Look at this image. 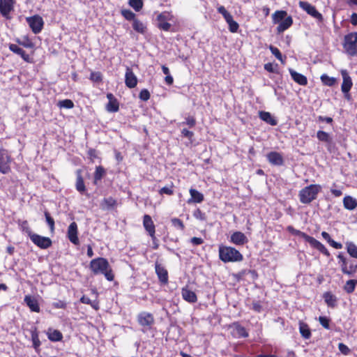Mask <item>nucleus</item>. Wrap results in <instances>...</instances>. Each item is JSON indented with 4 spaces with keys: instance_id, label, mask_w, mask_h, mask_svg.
Returning a JSON list of instances; mask_svg holds the SVG:
<instances>
[{
    "instance_id": "obj_1",
    "label": "nucleus",
    "mask_w": 357,
    "mask_h": 357,
    "mask_svg": "<svg viewBox=\"0 0 357 357\" xmlns=\"http://www.w3.org/2000/svg\"><path fill=\"white\" fill-rule=\"evenodd\" d=\"M90 269L95 275L102 274L109 281L114 280V274L108 261L102 257H98L91 261Z\"/></svg>"
},
{
    "instance_id": "obj_2",
    "label": "nucleus",
    "mask_w": 357,
    "mask_h": 357,
    "mask_svg": "<svg viewBox=\"0 0 357 357\" xmlns=\"http://www.w3.org/2000/svg\"><path fill=\"white\" fill-rule=\"evenodd\" d=\"M321 190V186L318 184H311L299 191V200L302 204H308L316 199Z\"/></svg>"
},
{
    "instance_id": "obj_3",
    "label": "nucleus",
    "mask_w": 357,
    "mask_h": 357,
    "mask_svg": "<svg viewBox=\"0 0 357 357\" xmlns=\"http://www.w3.org/2000/svg\"><path fill=\"white\" fill-rule=\"evenodd\" d=\"M219 257L225 263L241 261L243 259V255L236 249L223 245L219 247Z\"/></svg>"
},
{
    "instance_id": "obj_4",
    "label": "nucleus",
    "mask_w": 357,
    "mask_h": 357,
    "mask_svg": "<svg viewBox=\"0 0 357 357\" xmlns=\"http://www.w3.org/2000/svg\"><path fill=\"white\" fill-rule=\"evenodd\" d=\"M344 48L351 56L357 54V33H351L344 37Z\"/></svg>"
},
{
    "instance_id": "obj_5",
    "label": "nucleus",
    "mask_w": 357,
    "mask_h": 357,
    "mask_svg": "<svg viewBox=\"0 0 357 357\" xmlns=\"http://www.w3.org/2000/svg\"><path fill=\"white\" fill-rule=\"evenodd\" d=\"M298 234H300V236L303 238L306 242H307L312 247L314 248L317 249L319 251H320L321 253L325 255L326 256L328 257L330 255V253L327 248L319 241L315 239L314 238L308 236L305 233H303L301 231H296Z\"/></svg>"
},
{
    "instance_id": "obj_6",
    "label": "nucleus",
    "mask_w": 357,
    "mask_h": 357,
    "mask_svg": "<svg viewBox=\"0 0 357 357\" xmlns=\"http://www.w3.org/2000/svg\"><path fill=\"white\" fill-rule=\"evenodd\" d=\"M26 20L34 33H38L41 31L44 22L43 18L38 15H33L32 17H28Z\"/></svg>"
},
{
    "instance_id": "obj_7",
    "label": "nucleus",
    "mask_w": 357,
    "mask_h": 357,
    "mask_svg": "<svg viewBox=\"0 0 357 357\" xmlns=\"http://www.w3.org/2000/svg\"><path fill=\"white\" fill-rule=\"evenodd\" d=\"M300 8L305 10L308 15L315 18L319 22L323 21L322 15L318 12L316 8L307 1H301L298 3Z\"/></svg>"
},
{
    "instance_id": "obj_8",
    "label": "nucleus",
    "mask_w": 357,
    "mask_h": 357,
    "mask_svg": "<svg viewBox=\"0 0 357 357\" xmlns=\"http://www.w3.org/2000/svg\"><path fill=\"white\" fill-rule=\"evenodd\" d=\"M30 239L41 249H47L52 245V241L49 237L42 236L33 233Z\"/></svg>"
},
{
    "instance_id": "obj_9",
    "label": "nucleus",
    "mask_w": 357,
    "mask_h": 357,
    "mask_svg": "<svg viewBox=\"0 0 357 357\" xmlns=\"http://www.w3.org/2000/svg\"><path fill=\"white\" fill-rule=\"evenodd\" d=\"M14 0H0V13L6 19H10V13L14 9Z\"/></svg>"
},
{
    "instance_id": "obj_10",
    "label": "nucleus",
    "mask_w": 357,
    "mask_h": 357,
    "mask_svg": "<svg viewBox=\"0 0 357 357\" xmlns=\"http://www.w3.org/2000/svg\"><path fill=\"white\" fill-rule=\"evenodd\" d=\"M68 238L69 241L75 245L79 244V241L77 237V225L75 222L70 223L68 228Z\"/></svg>"
},
{
    "instance_id": "obj_11",
    "label": "nucleus",
    "mask_w": 357,
    "mask_h": 357,
    "mask_svg": "<svg viewBox=\"0 0 357 357\" xmlns=\"http://www.w3.org/2000/svg\"><path fill=\"white\" fill-rule=\"evenodd\" d=\"M143 225L146 231L149 233L153 240L155 239V225L149 215H144L143 218Z\"/></svg>"
},
{
    "instance_id": "obj_12",
    "label": "nucleus",
    "mask_w": 357,
    "mask_h": 357,
    "mask_svg": "<svg viewBox=\"0 0 357 357\" xmlns=\"http://www.w3.org/2000/svg\"><path fill=\"white\" fill-rule=\"evenodd\" d=\"M10 162V155L4 151L0 153V172L7 174L10 171L8 164Z\"/></svg>"
},
{
    "instance_id": "obj_13",
    "label": "nucleus",
    "mask_w": 357,
    "mask_h": 357,
    "mask_svg": "<svg viewBox=\"0 0 357 357\" xmlns=\"http://www.w3.org/2000/svg\"><path fill=\"white\" fill-rule=\"evenodd\" d=\"M139 324L142 326L150 327L154 323L153 315L149 312H141L137 317Z\"/></svg>"
},
{
    "instance_id": "obj_14",
    "label": "nucleus",
    "mask_w": 357,
    "mask_h": 357,
    "mask_svg": "<svg viewBox=\"0 0 357 357\" xmlns=\"http://www.w3.org/2000/svg\"><path fill=\"white\" fill-rule=\"evenodd\" d=\"M268 161L273 165L281 166L284 163L282 155L276 151H271L266 155Z\"/></svg>"
},
{
    "instance_id": "obj_15",
    "label": "nucleus",
    "mask_w": 357,
    "mask_h": 357,
    "mask_svg": "<svg viewBox=\"0 0 357 357\" xmlns=\"http://www.w3.org/2000/svg\"><path fill=\"white\" fill-rule=\"evenodd\" d=\"M341 75H342V79H343L342 86H341L342 91L343 93H348L350 91V89L352 86V84H353L351 78L349 76L347 70H342Z\"/></svg>"
},
{
    "instance_id": "obj_16",
    "label": "nucleus",
    "mask_w": 357,
    "mask_h": 357,
    "mask_svg": "<svg viewBox=\"0 0 357 357\" xmlns=\"http://www.w3.org/2000/svg\"><path fill=\"white\" fill-rule=\"evenodd\" d=\"M155 269L159 280L162 283H167L168 282V273L166 268L162 265L156 261L155 264Z\"/></svg>"
},
{
    "instance_id": "obj_17",
    "label": "nucleus",
    "mask_w": 357,
    "mask_h": 357,
    "mask_svg": "<svg viewBox=\"0 0 357 357\" xmlns=\"http://www.w3.org/2000/svg\"><path fill=\"white\" fill-rule=\"evenodd\" d=\"M107 98L109 100L106 105V109L109 112H116L119 109V104L117 99L111 93L107 94Z\"/></svg>"
},
{
    "instance_id": "obj_18",
    "label": "nucleus",
    "mask_w": 357,
    "mask_h": 357,
    "mask_svg": "<svg viewBox=\"0 0 357 357\" xmlns=\"http://www.w3.org/2000/svg\"><path fill=\"white\" fill-rule=\"evenodd\" d=\"M125 84L128 88H134L137 84V78L133 73L132 70L127 68L125 75Z\"/></svg>"
},
{
    "instance_id": "obj_19",
    "label": "nucleus",
    "mask_w": 357,
    "mask_h": 357,
    "mask_svg": "<svg viewBox=\"0 0 357 357\" xmlns=\"http://www.w3.org/2000/svg\"><path fill=\"white\" fill-rule=\"evenodd\" d=\"M230 241L236 245H243L248 242V238L243 233L235 231L231 234Z\"/></svg>"
},
{
    "instance_id": "obj_20",
    "label": "nucleus",
    "mask_w": 357,
    "mask_h": 357,
    "mask_svg": "<svg viewBox=\"0 0 357 357\" xmlns=\"http://www.w3.org/2000/svg\"><path fill=\"white\" fill-rule=\"evenodd\" d=\"M289 71L291 78L295 82L301 86H305L307 84V79L305 75L297 73L296 71L291 68H289Z\"/></svg>"
},
{
    "instance_id": "obj_21",
    "label": "nucleus",
    "mask_w": 357,
    "mask_h": 357,
    "mask_svg": "<svg viewBox=\"0 0 357 357\" xmlns=\"http://www.w3.org/2000/svg\"><path fill=\"white\" fill-rule=\"evenodd\" d=\"M181 295L183 298L187 302L194 303L197 301L196 294L194 291L188 289L187 287H184L182 289Z\"/></svg>"
},
{
    "instance_id": "obj_22",
    "label": "nucleus",
    "mask_w": 357,
    "mask_h": 357,
    "mask_svg": "<svg viewBox=\"0 0 357 357\" xmlns=\"http://www.w3.org/2000/svg\"><path fill=\"white\" fill-rule=\"evenodd\" d=\"M24 302L33 312H39L40 307L37 300L31 296L26 295L24 297Z\"/></svg>"
},
{
    "instance_id": "obj_23",
    "label": "nucleus",
    "mask_w": 357,
    "mask_h": 357,
    "mask_svg": "<svg viewBox=\"0 0 357 357\" xmlns=\"http://www.w3.org/2000/svg\"><path fill=\"white\" fill-rule=\"evenodd\" d=\"M293 23V20L291 16H287L283 19L277 27L278 33H282L289 29Z\"/></svg>"
},
{
    "instance_id": "obj_24",
    "label": "nucleus",
    "mask_w": 357,
    "mask_h": 357,
    "mask_svg": "<svg viewBox=\"0 0 357 357\" xmlns=\"http://www.w3.org/2000/svg\"><path fill=\"white\" fill-rule=\"evenodd\" d=\"M343 205L347 210H354L357 206V199L351 196L347 195L343 199Z\"/></svg>"
},
{
    "instance_id": "obj_25",
    "label": "nucleus",
    "mask_w": 357,
    "mask_h": 357,
    "mask_svg": "<svg viewBox=\"0 0 357 357\" xmlns=\"http://www.w3.org/2000/svg\"><path fill=\"white\" fill-rule=\"evenodd\" d=\"M259 116L262 121L271 126H276L278 123L277 120L275 119L270 112L261 111L259 113Z\"/></svg>"
},
{
    "instance_id": "obj_26",
    "label": "nucleus",
    "mask_w": 357,
    "mask_h": 357,
    "mask_svg": "<svg viewBox=\"0 0 357 357\" xmlns=\"http://www.w3.org/2000/svg\"><path fill=\"white\" fill-rule=\"evenodd\" d=\"M9 49L13 52L20 55L24 61H29V56L27 54L25 51L20 47L18 45L15 44H10L9 45Z\"/></svg>"
},
{
    "instance_id": "obj_27",
    "label": "nucleus",
    "mask_w": 357,
    "mask_h": 357,
    "mask_svg": "<svg viewBox=\"0 0 357 357\" xmlns=\"http://www.w3.org/2000/svg\"><path fill=\"white\" fill-rule=\"evenodd\" d=\"M324 301L328 307H335L337 305V298L331 292H326L323 295Z\"/></svg>"
},
{
    "instance_id": "obj_28",
    "label": "nucleus",
    "mask_w": 357,
    "mask_h": 357,
    "mask_svg": "<svg viewBox=\"0 0 357 357\" xmlns=\"http://www.w3.org/2000/svg\"><path fill=\"white\" fill-rule=\"evenodd\" d=\"M47 335L48 338L52 342L60 341L63 338V335L59 331L52 328L48 329Z\"/></svg>"
},
{
    "instance_id": "obj_29",
    "label": "nucleus",
    "mask_w": 357,
    "mask_h": 357,
    "mask_svg": "<svg viewBox=\"0 0 357 357\" xmlns=\"http://www.w3.org/2000/svg\"><path fill=\"white\" fill-rule=\"evenodd\" d=\"M233 335L237 337H247L248 336L245 328L237 324H234Z\"/></svg>"
},
{
    "instance_id": "obj_30",
    "label": "nucleus",
    "mask_w": 357,
    "mask_h": 357,
    "mask_svg": "<svg viewBox=\"0 0 357 357\" xmlns=\"http://www.w3.org/2000/svg\"><path fill=\"white\" fill-rule=\"evenodd\" d=\"M132 28L139 33H144L146 29V25L137 18L132 21Z\"/></svg>"
},
{
    "instance_id": "obj_31",
    "label": "nucleus",
    "mask_w": 357,
    "mask_h": 357,
    "mask_svg": "<svg viewBox=\"0 0 357 357\" xmlns=\"http://www.w3.org/2000/svg\"><path fill=\"white\" fill-rule=\"evenodd\" d=\"M287 16V13L284 10L275 11L272 15L273 22L274 24L280 23Z\"/></svg>"
},
{
    "instance_id": "obj_32",
    "label": "nucleus",
    "mask_w": 357,
    "mask_h": 357,
    "mask_svg": "<svg viewBox=\"0 0 357 357\" xmlns=\"http://www.w3.org/2000/svg\"><path fill=\"white\" fill-rule=\"evenodd\" d=\"M190 194L192 200L195 202L200 203L204 200L203 195L197 190L191 188L190 190Z\"/></svg>"
},
{
    "instance_id": "obj_33",
    "label": "nucleus",
    "mask_w": 357,
    "mask_h": 357,
    "mask_svg": "<svg viewBox=\"0 0 357 357\" xmlns=\"http://www.w3.org/2000/svg\"><path fill=\"white\" fill-rule=\"evenodd\" d=\"M299 331L303 337L309 339L311 336V332L306 324L300 323Z\"/></svg>"
},
{
    "instance_id": "obj_34",
    "label": "nucleus",
    "mask_w": 357,
    "mask_h": 357,
    "mask_svg": "<svg viewBox=\"0 0 357 357\" xmlns=\"http://www.w3.org/2000/svg\"><path fill=\"white\" fill-rule=\"evenodd\" d=\"M346 247L349 255L354 258H357V246L353 242H347Z\"/></svg>"
},
{
    "instance_id": "obj_35",
    "label": "nucleus",
    "mask_w": 357,
    "mask_h": 357,
    "mask_svg": "<svg viewBox=\"0 0 357 357\" xmlns=\"http://www.w3.org/2000/svg\"><path fill=\"white\" fill-rule=\"evenodd\" d=\"M76 189L80 193H83L86 190V187H85V185L84 183V180L79 173L77 174V176Z\"/></svg>"
},
{
    "instance_id": "obj_36",
    "label": "nucleus",
    "mask_w": 357,
    "mask_h": 357,
    "mask_svg": "<svg viewBox=\"0 0 357 357\" xmlns=\"http://www.w3.org/2000/svg\"><path fill=\"white\" fill-rule=\"evenodd\" d=\"M229 17V18H227V20H225V21L227 22V23L229 25V29L231 32L236 33L238 31V27H239L238 24L233 20L232 15H231Z\"/></svg>"
},
{
    "instance_id": "obj_37",
    "label": "nucleus",
    "mask_w": 357,
    "mask_h": 357,
    "mask_svg": "<svg viewBox=\"0 0 357 357\" xmlns=\"http://www.w3.org/2000/svg\"><path fill=\"white\" fill-rule=\"evenodd\" d=\"M116 202L112 197H108L103 199L101 206L103 209H109L115 206Z\"/></svg>"
},
{
    "instance_id": "obj_38",
    "label": "nucleus",
    "mask_w": 357,
    "mask_h": 357,
    "mask_svg": "<svg viewBox=\"0 0 357 357\" xmlns=\"http://www.w3.org/2000/svg\"><path fill=\"white\" fill-rule=\"evenodd\" d=\"M184 125H187L189 128H193L196 125V120L195 117L192 116L185 117V121L179 123L178 126H182Z\"/></svg>"
},
{
    "instance_id": "obj_39",
    "label": "nucleus",
    "mask_w": 357,
    "mask_h": 357,
    "mask_svg": "<svg viewBox=\"0 0 357 357\" xmlns=\"http://www.w3.org/2000/svg\"><path fill=\"white\" fill-rule=\"evenodd\" d=\"M356 284L357 280H349L346 282L344 289L346 292L351 294L354 291Z\"/></svg>"
},
{
    "instance_id": "obj_40",
    "label": "nucleus",
    "mask_w": 357,
    "mask_h": 357,
    "mask_svg": "<svg viewBox=\"0 0 357 357\" xmlns=\"http://www.w3.org/2000/svg\"><path fill=\"white\" fill-rule=\"evenodd\" d=\"M317 137L319 141L325 142H331V138L328 133L319 130L317 133Z\"/></svg>"
},
{
    "instance_id": "obj_41",
    "label": "nucleus",
    "mask_w": 357,
    "mask_h": 357,
    "mask_svg": "<svg viewBox=\"0 0 357 357\" xmlns=\"http://www.w3.org/2000/svg\"><path fill=\"white\" fill-rule=\"evenodd\" d=\"M105 173V172L102 167H96L94 174V182L96 183L98 181L101 180Z\"/></svg>"
},
{
    "instance_id": "obj_42",
    "label": "nucleus",
    "mask_w": 357,
    "mask_h": 357,
    "mask_svg": "<svg viewBox=\"0 0 357 357\" xmlns=\"http://www.w3.org/2000/svg\"><path fill=\"white\" fill-rule=\"evenodd\" d=\"M321 80L323 82L324 84L331 86L334 85L335 83V79L333 77H331L326 74H323L321 76Z\"/></svg>"
},
{
    "instance_id": "obj_43",
    "label": "nucleus",
    "mask_w": 357,
    "mask_h": 357,
    "mask_svg": "<svg viewBox=\"0 0 357 357\" xmlns=\"http://www.w3.org/2000/svg\"><path fill=\"white\" fill-rule=\"evenodd\" d=\"M58 106L61 108L71 109L74 107V103L71 100L66 99L60 100L58 102Z\"/></svg>"
},
{
    "instance_id": "obj_44",
    "label": "nucleus",
    "mask_w": 357,
    "mask_h": 357,
    "mask_svg": "<svg viewBox=\"0 0 357 357\" xmlns=\"http://www.w3.org/2000/svg\"><path fill=\"white\" fill-rule=\"evenodd\" d=\"M129 5L136 11H139L143 7L142 0H130Z\"/></svg>"
},
{
    "instance_id": "obj_45",
    "label": "nucleus",
    "mask_w": 357,
    "mask_h": 357,
    "mask_svg": "<svg viewBox=\"0 0 357 357\" xmlns=\"http://www.w3.org/2000/svg\"><path fill=\"white\" fill-rule=\"evenodd\" d=\"M45 216L46 219V222L50 227V231L53 233L54 231V220L50 216V214L47 211H45Z\"/></svg>"
},
{
    "instance_id": "obj_46",
    "label": "nucleus",
    "mask_w": 357,
    "mask_h": 357,
    "mask_svg": "<svg viewBox=\"0 0 357 357\" xmlns=\"http://www.w3.org/2000/svg\"><path fill=\"white\" fill-rule=\"evenodd\" d=\"M20 227L23 232H25L26 234H28L29 238L31 237V235H33V233L31 231V229L29 227V225H28V222L26 220L21 222L20 224Z\"/></svg>"
},
{
    "instance_id": "obj_47",
    "label": "nucleus",
    "mask_w": 357,
    "mask_h": 357,
    "mask_svg": "<svg viewBox=\"0 0 357 357\" xmlns=\"http://www.w3.org/2000/svg\"><path fill=\"white\" fill-rule=\"evenodd\" d=\"M269 50H271V53L282 63H284V61L282 59V55L280 51L275 47L273 45H270Z\"/></svg>"
},
{
    "instance_id": "obj_48",
    "label": "nucleus",
    "mask_w": 357,
    "mask_h": 357,
    "mask_svg": "<svg viewBox=\"0 0 357 357\" xmlns=\"http://www.w3.org/2000/svg\"><path fill=\"white\" fill-rule=\"evenodd\" d=\"M121 15L128 20H135V14L131 11L130 10H122Z\"/></svg>"
},
{
    "instance_id": "obj_49",
    "label": "nucleus",
    "mask_w": 357,
    "mask_h": 357,
    "mask_svg": "<svg viewBox=\"0 0 357 357\" xmlns=\"http://www.w3.org/2000/svg\"><path fill=\"white\" fill-rule=\"evenodd\" d=\"M172 225L178 229L183 230L184 225L183 222L178 218H174L171 220Z\"/></svg>"
},
{
    "instance_id": "obj_50",
    "label": "nucleus",
    "mask_w": 357,
    "mask_h": 357,
    "mask_svg": "<svg viewBox=\"0 0 357 357\" xmlns=\"http://www.w3.org/2000/svg\"><path fill=\"white\" fill-rule=\"evenodd\" d=\"M102 74L100 72H92L90 75V79L94 82L102 81Z\"/></svg>"
},
{
    "instance_id": "obj_51",
    "label": "nucleus",
    "mask_w": 357,
    "mask_h": 357,
    "mask_svg": "<svg viewBox=\"0 0 357 357\" xmlns=\"http://www.w3.org/2000/svg\"><path fill=\"white\" fill-rule=\"evenodd\" d=\"M150 96L149 91L146 89H142L139 95V98L143 101H147L150 98Z\"/></svg>"
},
{
    "instance_id": "obj_52",
    "label": "nucleus",
    "mask_w": 357,
    "mask_h": 357,
    "mask_svg": "<svg viewBox=\"0 0 357 357\" xmlns=\"http://www.w3.org/2000/svg\"><path fill=\"white\" fill-rule=\"evenodd\" d=\"M193 216L200 220H206V215L204 213H203L199 208H197L194 213Z\"/></svg>"
},
{
    "instance_id": "obj_53",
    "label": "nucleus",
    "mask_w": 357,
    "mask_h": 357,
    "mask_svg": "<svg viewBox=\"0 0 357 357\" xmlns=\"http://www.w3.org/2000/svg\"><path fill=\"white\" fill-rule=\"evenodd\" d=\"M319 321L320 324L324 328L329 329V328H330V326H329L330 319L328 317H319Z\"/></svg>"
},
{
    "instance_id": "obj_54",
    "label": "nucleus",
    "mask_w": 357,
    "mask_h": 357,
    "mask_svg": "<svg viewBox=\"0 0 357 357\" xmlns=\"http://www.w3.org/2000/svg\"><path fill=\"white\" fill-rule=\"evenodd\" d=\"M31 339L34 349H37L40 344L38 334L36 333H33L31 335Z\"/></svg>"
},
{
    "instance_id": "obj_55",
    "label": "nucleus",
    "mask_w": 357,
    "mask_h": 357,
    "mask_svg": "<svg viewBox=\"0 0 357 357\" xmlns=\"http://www.w3.org/2000/svg\"><path fill=\"white\" fill-rule=\"evenodd\" d=\"M159 193L160 195H163V194H166V195H172L174 193V191L172 190V185H171V186H165V187L162 188L159 190Z\"/></svg>"
},
{
    "instance_id": "obj_56",
    "label": "nucleus",
    "mask_w": 357,
    "mask_h": 357,
    "mask_svg": "<svg viewBox=\"0 0 357 357\" xmlns=\"http://www.w3.org/2000/svg\"><path fill=\"white\" fill-rule=\"evenodd\" d=\"M218 11L219 13L222 15L225 20H227V18H229L231 15L227 12V10L225 9V8L223 6H220L218 8Z\"/></svg>"
},
{
    "instance_id": "obj_57",
    "label": "nucleus",
    "mask_w": 357,
    "mask_h": 357,
    "mask_svg": "<svg viewBox=\"0 0 357 357\" xmlns=\"http://www.w3.org/2000/svg\"><path fill=\"white\" fill-rule=\"evenodd\" d=\"M80 301L82 303H84V304H89V305H91L93 308L95 309H98V307H96V303H92L91 299L89 298H88L87 296H83L81 298H80Z\"/></svg>"
},
{
    "instance_id": "obj_58",
    "label": "nucleus",
    "mask_w": 357,
    "mask_h": 357,
    "mask_svg": "<svg viewBox=\"0 0 357 357\" xmlns=\"http://www.w3.org/2000/svg\"><path fill=\"white\" fill-rule=\"evenodd\" d=\"M181 135L184 137L188 138L190 140H192V138L194 136V133L192 131L187 130L186 128H183L181 130Z\"/></svg>"
},
{
    "instance_id": "obj_59",
    "label": "nucleus",
    "mask_w": 357,
    "mask_h": 357,
    "mask_svg": "<svg viewBox=\"0 0 357 357\" xmlns=\"http://www.w3.org/2000/svg\"><path fill=\"white\" fill-rule=\"evenodd\" d=\"M338 349L344 355H347L350 352L349 347L343 343H339Z\"/></svg>"
},
{
    "instance_id": "obj_60",
    "label": "nucleus",
    "mask_w": 357,
    "mask_h": 357,
    "mask_svg": "<svg viewBox=\"0 0 357 357\" xmlns=\"http://www.w3.org/2000/svg\"><path fill=\"white\" fill-rule=\"evenodd\" d=\"M52 306L57 309H65L66 307V303L62 301H57L52 303Z\"/></svg>"
},
{
    "instance_id": "obj_61",
    "label": "nucleus",
    "mask_w": 357,
    "mask_h": 357,
    "mask_svg": "<svg viewBox=\"0 0 357 357\" xmlns=\"http://www.w3.org/2000/svg\"><path fill=\"white\" fill-rule=\"evenodd\" d=\"M277 65H273L271 63H268L264 65V69L269 73H275L276 71Z\"/></svg>"
},
{
    "instance_id": "obj_62",
    "label": "nucleus",
    "mask_w": 357,
    "mask_h": 357,
    "mask_svg": "<svg viewBox=\"0 0 357 357\" xmlns=\"http://www.w3.org/2000/svg\"><path fill=\"white\" fill-rule=\"evenodd\" d=\"M158 27L162 30L167 31L170 29L171 24L169 22H163L159 24Z\"/></svg>"
},
{
    "instance_id": "obj_63",
    "label": "nucleus",
    "mask_w": 357,
    "mask_h": 357,
    "mask_svg": "<svg viewBox=\"0 0 357 357\" xmlns=\"http://www.w3.org/2000/svg\"><path fill=\"white\" fill-rule=\"evenodd\" d=\"M190 242H191L194 245H201L202 243H203L204 240H203L202 238H199V237H192V238L190 239Z\"/></svg>"
},
{
    "instance_id": "obj_64",
    "label": "nucleus",
    "mask_w": 357,
    "mask_h": 357,
    "mask_svg": "<svg viewBox=\"0 0 357 357\" xmlns=\"http://www.w3.org/2000/svg\"><path fill=\"white\" fill-rule=\"evenodd\" d=\"M342 271L344 274L351 275L354 273V269L349 270L347 266V264H342Z\"/></svg>"
}]
</instances>
